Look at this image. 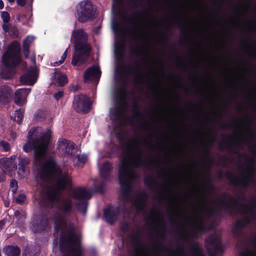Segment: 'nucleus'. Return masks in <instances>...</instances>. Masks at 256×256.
Segmentation results:
<instances>
[{"mask_svg": "<svg viewBox=\"0 0 256 256\" xmlns=\"http://www.w3.org/2000/svg\"><path fill=\"white\" fill-rule=\"evenodd\" d=\"M250 222L249 218H245L242 220H237L232 228V232L236 238H240L242 235L241 230L246 227Z\"/></svg>", "mask_w": 256, "mask_h": 256, "instance_id": "nucleus-25", "label": "nucleus"}, {"mask_svg": "<svg viewBox=\"0 0 256 256\" xmlns=\"http://www.w3.org/2000/svg\"><path fill=\"white\" fill-rule=\"evenodd\" d=\"M36 132V130L34 128H32L30 130L26 136L28 140H34L36 138L34 137V134Z\"/></svg>", "mask_w": 256, "mask_h": 256, "instance_id": "nucleus-51", "label": "nucleus"}, {"mask_svg": "<svg viewBox=\"0 0 256 256\" xmlns=\"http://www.w3.org/2000/svg\"><path fill=\"white\" fill-rule=\"evenodd\" d=\"M72 36L74 38V51L72 64L74 66H80L86 63L90 56V46L88 44V36L83 29L74 30Z\"/></svg>", "mask_w": 256, "mask_h": 256, "instance_id": "nucleus-4", "label": "nucleus"}, {"mask_svg": "<svg viewBox=\"0 0 256 256\" xmlns=\"http://www.w3.org/2000/svg\"><path fill=\"white\" fill-rule=\"evenodd\" d=\"M0 147L2 148L3 151L6 152L9 151L10 150L9 143L5 140L0 141Z\"/></svg>", "mask_w": 256, "mask_h": 256, "instance_id": "nucleus-47", "label": "nucleus"}, {"mask_svg": "<svg viewBox=\"0 0 256 256\" xmlns=\"http://www.w3.org/2000/svg\"><path fill=\"white\" fill-rule=\"evenodd\" d=\"M101 72L98 68L92 66L86 70L84 74V81L86 82L92 78L99 79Z\"/></svg>", "mask_w": 256, "mask_h": 256, "instance_id": "nucleus-23", "label": "nucleus"}, {"mask_svg": "<svg viewBox=\"0 0 256 256\" xmlns=\"http://www.w3.org/2000/svg\"><path fill=\"white\" fill-rule=\"evenodd\" d=\"M36 72L34 68H28L20 78V82L26 85L33 86L36 81Z\"/></svg>", "mask_w": 256, "mask_h": 256, "instance_id": "nucleus-17", "label": "nucleus"}, {"mask_svg": "<svg viewBox=\"0 0 256 256\" xmlns=\"http://www.w3.org/2000/svg\"><path fill=\"white\" fill-rule=\"evenodd\" d=\"M4 252L6 256H20V248L17 246L9 245L4 248Z\"/></svg>", "mask_w": 256, "mask_h": 256, "instance_id": "nucleus-29", "label": "nucleus"}, {"mask_svg": "<svg viewBox=\"0 0 256 256\" xmlns=\"http://www.w3.org/2000/svg\"><path fill=\"white\" fill-rule=\"evenodd\" d=\"M144 184L152 188L156 184V180L150 176H146L144 178Z\"/></svg>", "mask_w": 256, "mask_h": 256, "instance_id": "nucleus-41", "label": "nucleus"}, {"mask_svg": "<svg viewBox=\"0 0 256 256\" xmlns=\"http://www.w3.org/2000/svg\"><path fill=\"white\" fill-rule=\"evenodd\" d=\"M30 88H22L16 90L14 102L18 106H22L25 102L26 96L30 92Z\"/></svg>", "mask_w": 256, "mask_h": 256, "instance_id": "nucleus-22", "label": "nucleus"}, {"mask_svg": "<svg viewBox=\"0 0 256 256\" xmlns=\"http://www.w3.org/2000/svg\"><path fill=\"white\" fill-rule=\"evenodd\" d=\"M59 142L60 148L62 151H64V156L71 157L74 156V152L76 151V150L74 142H70L66 139H64L62 141H59Z\"/></svg>", "mask_w": 256, "mask_h": 256, "instance_id": "nucleus-20", "label": "nucleus"}, {"mask_svg": "<svg viewBox=\"0 0 256 256\" xmlns=\"http://www.w3.org/2000/svg\"><path fill=\"white\" fill-rule=\"evenodd\" d=\"M92 196L91 193L86 188L79 187L72 192V197L79 200H88Z\"/></svg>", "mask_w": 256, "mask_h": 256, "instance_id": "nucleus-26", "label": "nucleus"}, {"mask_svg": "<svg viewBox=\"0 0 256 256\" xmlns=\"http://www.w3.org/2000/svg\"><path fill=\"white\" fill-rule=\"evenodd\" d=\"M16 2L19 6H24L26 3V0H16Z\"/></svg>", "mask_w": 256, "mask_h": 256, "instance_id": "nucleus-61", "label": "nucleus"}, {"mask_svg": "<svg viewBox=\"0 0 256 256\" xmlns=\"http://www.w3.org/2000/svg\"><path fill=\"white\" fill-rule=\"evenodd\" d=\"M190 252L193 256H204L202 250L198 242H196L190 249Z\"/></svg>", "mask_w": 256, "mask_h": 256, "instance_id": "nucleus-34", "label": "nucleus"}, {"mask_svg": "<svg viewBox=\"0 0 256 256\" xmlns=\"http://www.w3.org/2000/svg\"><path fill=\"white\" fill-rule=\"evenodd\" d=\"M76 157L78 158V161L82 164H85L88 160L87 156L85 154H77Z\"/></svg>", "mask_w": 256, "mask_h": 256, "instance_id": "nucleus-52", "label": "nucleus"}, {"mask_svg": "<svg viewBox=\"0 0 256 256\" xmlns=\"http://www.w3.org/2000/svg\"><path fill=\"white\" fill-rule=\"evenodd\" d=\"M130 52L132 57H138L142 54L141 49L138 44H136L134 48L130 49Z\"/></svg>", "mask_w": 256, "mask_h": 256, "instance_id": "nucleus-40", "label": "nucleus"}, {"mask_svg": "<svg viewBox=\"0 0 256 256\" xmlns=\"http://www.w3.org/2000/svg\"><path fill=\"white\" fill-rule=\"evenodd\" d=\"M112 169V164L110 161L106 160L102 164L100 170V174L103 180H111V172Z\"/></svg>", "mask_w": 256, "mask_h": 256, "instance_id": "nucleus-21", "label": "nucleus"}, {"mask_svg": "<svg viewBox=\"0 0 256 256\" xmlns=\"http://www.w3.org/2000/svg\"><path fill=\"white\" fill-rule=\"evenodd\" d=\"M10 188H12V192L13 194H15L18 188V181L15 179H12L10 183Z\"/></svg>", "mask_w": 256, "mask_h": 256, "instance_id": "nucleus-42", "label": "nucleus"}, {"mask_svg": "<svg viewBox=\"0 0 256 256\" xmlns=\"http://www.w3.org/2000/svg\"><path fill=\"white\" fill-rule=\"evenodd\" d=\"M13 91L10 86H2L0 87V103L8 104L12 96Z\"/></svg>", "mask_w": 256, "mask_h": 256, "instance_id": "nucleus-27", "label": "nucleus"}, {"mask_svg": "<svg viewBox=\"0 0 256 256\" xmlns=\"http://www.w3.org/2000/svg\"><path fill=\"white\" fill-rule=\"evenodd\" d=\"M24 110L23 108H20L14 112V116H10V119L14 120L18 124H20L22 122Z\"/></svg>", "mask_w": 256, "mask_h": 256, "instance_id": "nucleus-35", "label": "nucleus"}, {"mask_svg": "<svg viewBox=\"0 0 256 256\" xmlns=\"http://www.w3.org/2000/svg\"><path fill=\"white\" fill-rule=\"evenodd\" d=\"M246 122L248 124H249L250 126H253L254 125L256 124V122L254 118L248 119L246 120Z\"/></svg>", "mask_w": 256, "mask_h": 256, "instance_id": "nucleus-59", "label": "nucleus"}, {"mask_svg": "<svg viewBox=\"0 0 256 256\" xmlns=\"http://www.w3.org/2000/svg\"><path fill=\"white\" fill-rule=\"evenodd\" d=\"M120 214L119 206H108L104 210V218L110 225H112L118 219Z\"/></svg>", "mask_w": 256, "mask_h": 256, "instance_id": "nucleus-15", "label": "nucleus"}, {"mask_svg": "<svg viewBox=\"0 0 256 256\" xmlns=\"http://www.w3.org/2000/svg\"><path fill=\"white\" fill-rule=\"evenodd\" d=\"M134 204L136 210L138 212H143L146 206V202L134 200Z\"/></svg>", "mask_w": 256, "mask_h": 256, "instance_id": "nucleus-43", "label": "nucleus"}, {"mask_svg": "<svg viewBox=\"0 0 256 256\" xmlns=\"http://www.w3.org/2000/svg\"><path fill=\"white\" fill-rule=\"evenodd\" d=\"M47 148L48 136L46 135H43L34 140H27L23 146L22 150L26 152H29L34 150V160L40 161Z\"/></svg>", "mask_w": 256, "mask_h": 256, "instance_id": "nucleus-8", "label": "nucleus"}, {"mask_svg": "<svg viewBox=\"0 0 256 256\" xmlns=\"http://www.w3.org/2000/svg\"><path fill=\"white\" fill-rule=\"evenodd\" d=\"M76 8L78 22L84 23L94 18V12L92 4L90 0L80 2Z\"/></svg>", "mask_w": 256, "mask_h": 256, "instance_id": "nucleus-11", "label": "nucleus"}, {"mask_svg": "<svg viewBox=\"0 0 256 256\" xmlns=\"http://www.w3.org/2000/svg\"><path fill=\"white\" fill-rule=\"evenodd\" d=\"M140 16V13L138 12H136L132 14L129 18L130 20H132V24L133 28L130 30V32L134 33L132 35V38L134 42H138L140 40V37L136 34V28L138 24V20H136V18H138Z\"/></svg>", "mask_w": 256, "mask_h": 256, "instance_id": "nucleus-28", "label": "nucleus"}, {"mask_svg": "<svg viewBox=\"0 0 256 256\" xmlns=\"http://www.w3.org/2000/svg\"><path fill=\"white\" fill-rule=\"evenodd\" d=\"M30 160L28 157L20 156L18 158V175H24L30 172Z\"/></svg>", "mask_w": 256, "mask_h": 256, "instance_id": "nucleus-24", "label": "nucleus"}, {"mask_svg": "<svg viewBox=\"0 0 256 256\" xmlns=\"http://www.w3.org/2000/svg\"><path fill=\"white\" fill-rule=\"evenodd\" d=\"M26 196L24 194H20L16 198V202L17 204H22L26 200Z\"/></svg>", "mask_w": 256, "mask_h": 256, "instance_id": "nucleus-48", "label": "nucleus"}, {"mask_svg": "<svg viewBox=\"0 0 256 256\" xmlns=\"http://www.w3.org/2000/svg\"><path fill=\"white\" fill-rule=\"evenodd\" d=\"M128 93L126 87H123L119 90L118 93L119 106L115 108L112 112L110 120L114 122H118L122 118V114L128 106L127 95Z\"/></svg>", "mask_w": 256, "mask_h": 256, "instance_id": "nucleus-10", "label": "nucleus"}, {"mask_svg": "<svg viewBox=\"0 0 256 256\" xmlns=\"http://www.w3.org/2000/svg\"><path fill=\"white\" fill-rule=\"evenodd\" d=\"M144 144H145V145H146V146L148 148H150V149H152V148H153V146H152L151 144H150L148 142L147 140H144Z\"/></svg>", "mask_w": 256, "mask_h": 256, "instance_id": "nucleus-64", "label": "nucleus"}, {"mask_svg": "<svg viewBox=\"0 0 256 256\" xmlns=\"http://www.w3.org/2000/svg\"><path fill=\"white\" fill-rule=\"evenodd\" d=\"M215 226L214 222L210 224H207L204 219L200 218V222L197 224L195 230L193 232L192 237L196 238L198 236L203 233L212 230L214 228Z\"/></svg>", "mask_w": 256, "mask_h": 256, "instance_id": "nucleus-18", "label": "nucleus"}, {"mask_svg": "<svg viewBox=\"0 0 256 256\" xmlns=\"http://www.w3.org/2000/svg\"><path fill=\"white\" fill-rule=\"evenodd\" d=\"M72 105L74 110L78 113L87 114L92 108L90 98L82 94L74 96Z\"/></svg>", "mask_w": 256, "mask_h": 256, "instance_id": "nucleus-12", "label": "nucleus"}, {"mask_svg": "<svg viewBox=\"0 0 256 256\" xmlns=\"http://www.w3.org/2000/svg\"><path fill=\"white\" fill-rule=\"evenodd\" d=\"M22 256H35V254L30 248L26 246L23 252Z\"/></svg>", "mask_w": 256, "mask_h": 256, "instance_id": "nucleus-53", "label": "nucleus"}, {"mask_svg": "<svg viewBox=\"0 0 256 256\" xmlns=\"http://www.w3.org/2000/svg\"><path fill=\"white\" fill-rule=\"evenodd\" d=\"M48 226V220L44 215H39L34 220L31 228L34 233H40L46 230Z\"/></svg>", "mask_w": 256, "mask_h": 256, "instance_id": "nucleus-16", "label": "nucleus"}, {"mask_svg": "<svg viewBox=\"0 0 256 256\" xmlns=\"http://www.w3.org/2000/svg\"><path fill=\"white\" fill-rule=\"evenodd\" d=\"M128 223H124L121 226L120 229H121L122 231L124 232H126L128 230Z\"/></svg>", "mask_w": 256, "mask_h": 256, "instance_id": "nucleus-60", "label": "nucleus"}, {"mask_svg": "<svg viewBox=\"0 0 256 256\" xmlns=\"http://www.w3.org/2000/svg\"><path fill=\"white\" fill-rule=\"evenodd\" d=\"M222 196L224 198H228V200H222L217 201V204L222 206L224 210L228 211H231L232 210H238L240 206H243L247 207L251 211H253L256 208V200L252 199L249 206L242 202L240 198L238 196L237 198L240 202V204H232L230 201H235L236 198L228 192H224L222 194Z\"/></svg>", "mask_w": 256, "mask_h": 256, "instance_id": "nucleus-9", "label": "nucleus"}, {"mask_svg": "<svg viewBox=\"0 0 256 256\" xmlns=\"http://www.w3.org/2000/svg\"><path fill=\"white\" fill-rule=\"evenodd\" d=\"M20 46L16 40L12 42L8 46L2 57L3 66L0 67V77L10 80L16 74V68L21 62Z\"/></svg>", "mask_w": 256, "mask_h": 256, "instance_id": "nucleus-3", "label": "nucleus"}, {"mask_svg": "<svg viewBox=\"0 0 256 256\" xmlns=\"http://www.w3.org/2000/svg\"><path fill=\"white\" fill-rule=\"evenodd\" d=\"M216 138L212 135L210 136L208 138V143L204 149V154L209 156L210 160L212 162L214 161V158L210 154V148L214 142Z\"/></svg>", "mask_w": 256, "mask_h": 256, "instance_id": "nucleus-33", "label": "nucleus"}, {"mask_svg": "<svg viewBox=\"0 0 256 256\" xmlns=\"http://www.w3.org/2000/svg\"><path fill=\"white\" fill-rule=\"evenodd\" d=\"M205 244L210 256H216L217 253L223 252L221 240L216 234L209 236L205 240Z\"/></svg>", "mask_w": 256, "mask_h": 256, "instance_id": "nucleus-13", "label": "nucleus"}, {"mask_svg": "<svg viewBox=\"0 0 256 256\" xmlns=\"http://www.w3.org/2000/svg\"><path fill=\"white\" fill-rule=\"evenodd\" d=\"M10 36L12 38H20V32L18 28L16 26H9Z\"/></svg>", "mask_w": 256, "mask_h": 256, "instance_id": "nucleus-38", "label": "nucleus"}, {"mask_svg": "<svg viewBox=\"0 0 256 256\" xmlns=\"http://www.w3.org/2000/svg\"><path fill=\"white\" fill-rule=\"evenodd\" d=\"M64 96L62 91H58L54 94V97L56 100H58Z\"/></svg>", "mask_w": 256, "mask_h": 256, "instance_id": "nucleus-56", "label": "nucleus"}, {"mask_svg": "<svg viewBox=\"0 0 256 256\" xmlns=\"http://www.w3.org/2000/svg\"><path fill=\"white\" fill-rule=\"evenodd\" d=\"M122 74L128 75H132L134 76V82L136 84L142 82V70L140 66L138 60H135L131 66L128 67L126 70V67L122 66L121 68Z\"/></svg>", "mask_w": 256, "mask_h": 256, "instance_id": "nucleus-14", "label": "nucleus"}, {"mask_svg": "<svg viewBox=\"0 0 256 256\" xmlns=\"http://www.w3.org/2000/svg\"><path fill=\"white\" fill-rule=\"evenodd\" d=\"M57 210L60 212H55L52 216V220L54 222V232L58 233L60 230L63 232L64 228L66 225V219L65 216L68 215L72 212L73 210V202L69 198L62 199L57 206Z\"/></svg>", "mask_w": 256, "mask_h": 256, "instance_id": "nucleus-6", "label": "nucleus"}, {"mask_svg": "<svg viewBox=\"0 0 256 256\" xmlns=\"http://www.w3.org/2000/svg\"><path fill=\"white\" fill-rule=\"evenodd\" d=\"M206 213L209 218H210L216 214V211L214 209L208 208L206 209Z\"/></svg>", "mask_w": 256, "mask_h": 256, "instance_id": "nucleus-57", "label": "nucleus"}, {"mask_svg": "<svg viewBox=\"0 0 256 256\" xmlns=\"http://www.w3.org/2000/svg\"><path fill=\"white\" fill-rule=\"evenodd\" d=\"M132 107L134 111L132 116L127 118L128 121L130 124H132L134 122V118L135 117L142 116V113L140 110V106L136 100L134 101Z\"/></svg>", "mask_w": 256, "mask_h": 256, "instance_id": "nucleus-32", "label": "nucleus"}, {"mask_svg": "<svg viewBox=\"0 0 256 256\" xmlns=\"http://www.w3.org/2000/svg\"><path fill=\"white\" fill-rule=\"evenodd\" d=\"M140 0H128V1L131 4H133V6L134 7L136 6V4L140 1Z\"/></svg>", "mask_w": 256, "mask_h": 256, "instance_id": "nucleus-62", "label": "nucleus"}, {"mask_svg": "<svg viewBox=\"0 0 256 256\" xmlns=\"http://www.w3.org/2000/svg\"><path fill=\"white\" fill-rule=\"evenodd\" d=\"M250 148L252 149L250 150L252 154L256 156V144H254L252 146H250Z\"/></svg>", "mask_w": 256, "mask_h": 256, "instance_id": "nucleus-58", "label": "nucleus"}, {"mask_svg": "<svg viewBox=\"0 0 256 256\" xmlns=\"http://www.w3.org/2000/svg\"><path fill=\"white\" fill-rule=\"evenodd\" d=\"M208 172H209V175L210 176H208V180H207V184L208 185V186L209 188H210V189H214V184L212 183V180L210 176V168H208Z\"/></svg>", "mask_w": 256, "mask_h": 256, "instance_id": "nucleus-55", "label": "nucleus"}, {"mask_svg": "<svg viewBox=\"0 0 256 256\" xmlns=\"http://www.w3.org/2000/svg\"><path fill=\"white\" fill-rule=\"evenodd\" d=\"M34 38L32 36H28L23 42V52L24 57L28 58L29 57L30 48L31 43L34 41Z\"/></svg>", "mask_w": 256, "mask_h": 256, "instance_id": "nucleus-31", "label": "nucleus"}, {"mask_svg": "<svg viewBox=\"0 0 256 256\" xmlns=\"http://www.w3.org/2000/svg\"><path fill=\"white\" fill-rule=\"evenodd\" d=\"M11 161L6 158L0 160V168L4 172H10L12 170Z\"/></svg>", "mask_w": 256, "mask_h": 256, "instance_id": "nucleus-37", "label": "nucleus"}, {"mask_svg": "<svg viewBox=\"0 0 256 256\" xmlns=\"http://www.w3.org/2000/svg\"><path fill=\"white\" fill-rule=\"evenodd\" d=\"M243 143H244L243 140H240L232 144L223 138L222 142L219 144L218 148L221 151L224 150V148H226L228 150L232 153L238 154L239 156L242 157L243 155L238 152L236 148L240 147L241 144Z\"/></svg>", "mask_w": 256, "mask_h": 256, "instance_id": "nucleus-19", "label": "nucleus"}, {"mask_svg": "<svg viewBox=\"0 0 256 256\" xmlns=\"http://www.w3.org/2000/svg\"><path fill=\"white\" fill-rule=\"evenodd\" d=\"M0 17L3 22L2 26V29L5 32H8L9 31V26L10 25V15L8 12L3 11L1 12Z\"/></svg>", "mask_w": 256, "mask_h": 256, "instance_id": "nucleus-30", "label": "nucleus"}, {"mask_svg": "<svg viewBox=\"0 0 256 256\" xmlns=\"http://www.w3.org/2000/svg\"><path fill=\"white\" fill-rule=\"evenodd\" d=\"M169 31L168 28L164 29L163 31L162 32V34L164 38V40L166 43L168 42V36H169Z\"/></svg>", "mask_w": 256, "mask_h": 256, "instance_id": "nucleus-54", "label": "nucleus"}, {"mask_svg": "<svg viewBox=\"0 0 256 256\" xmlns=\"http://www.w3.org/2000/svg\"><path fill=\"white\" fill-rule=\"evenodd\" d=\"M67 236L61 232L59 238V250L62 253H66L70 251L72 256H82V250L80 246V242L77 234L74 229L68 232Z\"/></svg>", "mask_w": 256, "mask_h": 256, "instance_id": "nucleus-5", "label": "nucleus"}, {"mask_svg": "<svg viewBox=\"0 0 256 256\" xmlns=\"http://www.w3.org/2000/svg\"><path fill=\"white\" fill-rule=\"evenodd\" d=\"M88 206V200H82L76 203L78 210L82 214H86Z\"/></svg>", "mask_w": 256, "mask_h": 256, "instance_id": "nucleus-36", "label": "nucleus"}, {"mask_svg": "<svg viewBox=\"0 0 256 256\" xmlns=\"http://www.w3.org/2000/svg\"><path fill=\"white\" fill-rule=\"evenodd\" d=\"M246 169L242 179L239 180L237 177L231 172L228 171L226 172V178L232 184L235 186H240L245 188L248 187L250 184L254 182L253 174L254 170V164L256 162V159L253 157H246Z\"/></svg>", "mask_w": 256, "mask_h": 256, "instance_id": "nucleus-7", "label": "nucleus"}, {"mask_svg": "<svg viewBox=\"0 0 256 256\" xmlns=\"http://www.w3.org/2000/svg\"><path fill=\"white\" fill-rule=\"evenodd\" d=\"M114 134L120 144H124L128 156L127 158H124L122 160L118 172V182L121 186V199L127 201L130 194L132 192V181L137 177V174L134 170L145 166L146 160H148L150 163L154 162V160L149 158L144 159L140 155L136 156L135 160L132 159V152L136 150L137 147L134 145L132 140L128 142L126 140L124 133L122 131L116 132Z\"/></svg>", "mask_w": 256, "mask_h": 256, "instance_id": "nucleus-1", "label": "nucleus"}, {"mask_svg": "<svg viewBox=\"0 0 256 256\" xmlns=\"http://www.w3.org/2000/svg\"><path fill=\"white\" fill-rule=\"evenodd\" d=\"M175 24L178 26L181 33L185 34L182 38L186 40L187 38L188 32L186 26L182 24L181 20L178 18Z\"/></svg>", "mask_w": 256, "mask_h": 256, "instance_id": "nucleus-39", "label": "nucleus"}, {"mask_svg": "<svg viewBox=\"0 0 256 256\" xmlns=\"http://www.w3.org/2000/svg\"><path fill=\"white\" fill-rule=\"evenodd\" d=\"M124 48L123 46H116V48L115 54L116 58L120 57L122 60L124 59Z\"/></svg>", "mask_w": 256, "mask_h": 256, "instance_id": "nucleus-45", "label": "nucleus"}, {"mask_svg": "<svg viewBox=\"0 0 256 256\" xmlns=\"http://www.w3.org/2000/svg\"><path fill=\"white\" fill-rule=\"evenodd\" d=\"M57 82L60 86H64L68 82L66 76L64 74H60L58 78Z\"/></svg>", "mask_w": 256, "mask_h": 256, "instance_id": "nucleus-46", "label": "nucleus"}, {"mask_svg": "<svg viewBox=\"0 0 256 256\" xmlns=\"http://www.w3.org/2000/svg\"><path fill=\"white\" fill-rule=\"evenodd\" d=\"M105 182L103 180L96 187V190L100 194H104V187L106 186Z\"/></svg>", "mask_w": 256, "mask_h": 256, "instance_id": "nucleus-49", "label": "nucleus"}, {"mask_svg": "<svg viewBox=\"0 0 256 256\" xmlns=\"http://www.w3.org/2000/svg\"><path fill=\"white\" fill-rule=\"evenodd\" d=\"M36 168L42 180L50 182L57 177L53 186L55 190L48 189L45 193L44 197L48 202L54 203L58 200L60 192L72 188V182L68 172H62L54 158H50L39 163Z\"/></svg>", "mask_w": 256, "mask_h": 256, "instance_id": "nucleus-2", "label": "nucleus"}, {"mask_svg": "<svg viewBox=\"0 0 256 256\" xmlns=\"http://www.w3.org/2000/svg\"><path fill=\"white\" fill-rule=\"evenodd\" d=\"M228 128H230V125L228 124L222 123L220 124V128H222V129Z\"/></svg>", "mask_w": 256, "mask_h": 256, "instance_id": "nucleus-63", "label": "nucleus"}, {"mask_svg": "<svg viewBox=\"0 0 256 256\" xmlns=\"http://www.w3.org/2000/svg\"><path fill=\"white\" fill-rule=\"evenodd\" d=\"M156 248H162V249L169 253V254L171 256H176L175 254H174V252L173 250L172 249H170V248H167L165 246H163L162 245V244L160 243V244H156Z\"/></svg>", "mask_w": 256, "mask_h": 256, "instance_id": "nucleus-50", "label": "nucleus"}, {"mask_svg": "<svg viewBox=\"0 0 256 256\" xmlns=\"http://www.w3.org/2000/svg\"><path fill=\"white\" fill-rule=\"evenodd\" d=\"M148 198V194L144 190L141 192L138 196L137 198L134 200L138 202H146Z\"/></svg>", "mask_w": 256, "mask_h": 256, "instance_id": "nucleus-44", "label": "nucleus"}]
</instances>
